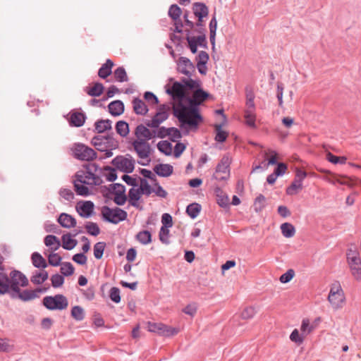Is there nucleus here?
Instances as JSON below:
<instances>
[{"mask_svg":"<svg viewBox=\"0 0 361 361\" xmlns=\"http://www.w3.org/2000/svg\"><path fill=\"white\" fill-rule=\"evenodd\" d=\"M201 211V206L197 203L190 204L186 208L188 215L192 219H195Z\"/></svg>","mask_w":361,"mask_h":361,"instance_id":"obj_38","label":"nucleus"},{"mask_svg":"<svg viewBox=\"0 0 361 361\" xmlns=\"http://www.w3.org/2000/svg\"><path fill=\"white\" fill-rule=\"evenodd\" d=\"M51 281L52 286L54 288H58L63 285L64 279L61 275L54 274L51 276Z\"/></svg>","mask_w":361,"mask_h":361,"instance_id":"obj_61","label":"nucleus"},{"mask_svg":"<svg viewBox=\"0 0 361 361\" xmlns=\"http://www.w3.org/2000/svg\"><path fill=\"white\" fill-rule=\"evenodd\" d=\"M328 300L334 308H338L341 307V303L345 300L343 290L338 281L333 284L330 289L328 296Z\"/></svg>","mask_w":361,"mask_h":361,"instance_id":"obj_9","label":"nucleus"},{"mask_svg":"<svg viewBox=\"0 0 361 361\" xmlns=\"http://www.w3.org/2000/svg\"><path fill=\"white\" fill-rule=\"evenodd\" d=\"M111 121L109 119H101L95 122V130L98 133H102L106 130H111Z\"/></svg>","mask_w":361,"mask_h":361,"instance_id":"obj_29","label":"nucleus"},{"mask_svg":"<svg viewBox=\"0 0 361 361\" xmlns=\"http://www.w3.org/2000/svg\"><path fill=\"white\" fill-rule=\"evenodd\" d=\"M313 330V326L310 325V321L307 319L302 320L300 331L304 335H307Z\"/></svg>","mask_w":361,"mask_h":361,"instance_id":"obj_62","label":"nucleus"},{"mask_svg":"<svg viewBox=\"0 0 361 361\" xmlns=\"http://www.w3.org/2000/svg\"><path fill=\"white\" fill-rule=\"evenodd\" d=\"M138 188L139 190H140L142 194H145L147 196L149 195L153 192L151 186L149 185L148 182L145 178L140 180V188Z\"/></svg>","mask_w":361,"mask_h":361,"instance_id":"obj_49","label":"nucleus"},{"mask_svg":"<svg viewBox=\"0 0 361 361\" xmlns=\"http://www.w3.org/2000/svg\"><path fill=\"white\" fill-rule=\"evenodd\" d=\"M195 67L190 60L186 57H180L178 61V71L187 75L190 76L192 71Z\"/></svg>","mask_w":361,"mask_h":361,"instance_id":"obj_18","label":"nucleus"},{"mask_svg":"<svg viewBox=\"0 0 361 361\" xmlns=\"http://www.w3.org/2000/svg\"><path fill=\"white\" fill-rule=\"evenodd\" d=\"M85 119L86 116L85 114L82 112L74 111L70 113L68 121L71 126L80 127L83 126Z\"/></svg>","mask_w":361,"mask_h":361,"instance_id":"obj_21","label":"nucleus"},{"mask_svg":"<svg viewBox=\"0 0 361 361\" xmlns=\"http://www.w3.org/2000/svg\"><path fill=\"white\" fill-rule=\"evenodd\" d=\"M108 108L109 113L113 116H120L124 111V104L120 100L111 102Z\"/></svg>","mask_w":361,"mask_h":361,"instance_id":"obj_25","label":"nucleus"},{"mask_svg":"<svg viewBox=\"0 0 361 361\" xmlns=\"http://www.w3.org/2000/svg\"><path fill=\"white\" fill-rule=\"evenodd\" d=\"M196 60L197 63L206 65L209 60V54L204 51H201L197 56Z\"/></svg>","mask_w":361,"mask_h":361,"instance_id":"obj_64","label":"nucleus"},{"mask_svg":"<svg viewBox=\"0 0 361 361\" xmlns=\"http://www.w3.org/2000/svg\"><path fill=\"white\" fill-rule=\"evenodd\" d=\"M276 166V167L274 170V175L278 176L279 177L283 176L287 171V165L283 162H280Z\"/></svg>","mask_w":361,"mask_h":361,"instance_id":"obj_60","label":"nucleus"},{"mask_svg":"<svg viewBox=\"0 0 361 361\" xmlns=\"http://www.w3.org/2000/svg\"><path fill=\"white\" fill-rule=\"evenodd\" d=\"M154 137L164 138L168 137L169 128L161 127L157 130H153Z\"/></svg>","mask_w":361,"mask_h":361,"instance_id":"obj_55","label":"nucleus"},{"mask_svg":"<svg viewBox=\"0 0 361 361\" xmlns=\"http://www.w3.org/2000/svg\"><path fill=\"white\" fill-rule=\"evenodd\" d=\"M114 76L118 82H126L128 80L126 72L123 67H118L114 71Z\"/></svg>","mask_w":361,"mask_h":361,"instance_id":"obj_48","label":"nucleus"},{"mask_svg":"<svg viewBox=\"0 0 361 361\" xmlns=\"http://www.w3.org/2000/svg\"><path fill=\"white\" fill-rule=\"evenodd\" d=\"M111 164L116 169L126 173H132L135 169V160L130 154L116 156Z\"/></svg>","mask_w":361,"mask_h":361,"instance_id":"obj_6","label":"nucleus"},{"mask_svg":"<svg viewBox=\"0 0 361 361\" xmlns=\"http://www.w3.org/2000/svg\"><path fill=\"white\" fill-rule=\"evenodd\" d=\"M104 90V86L102 83L96 82L93 87H90L87 93L92 97L100 96Z\"/></svg>","mask_w":361,"mask_h":361,"instance_id":"obj_41","label":"nucleus"},{"mask_svg":"<svg viewBox=\"0 0 361 361\" xmlns=\"http://www.w3.org/2000/svg\"><path fill=\"white\" fill-rule=\"evenodd\" d=\"M49 277L48 272L45 270L35 271L33 272L32 276L30 278V281L32 283L39 285L47 280Z\"/></svg>","mask_w":361,"mask_h":361,"instance_id":"obj_27","label":"nucleus"},{"mask_svg":"<svg viewBox=\"0 0 361 361\" xmlns=\"http://www.w3.org/2000/svg\"><path fill=\"white\" fill-rule=\"evenodd\" d=\"M326 159L334 164H344L346 162L347 158L344 156H336L329 152L326 153Z\"/></svg>","mask_w":361,"mask_h":361,"instance_id":"obj_40","label":"nucleus"},{"mask_svg":"<svg viewBox=\"0 0 361 361\" xmlns=\"http://www.w3.org/2000/svg\"><path fill=\"white\" fill-rule=\"evenodd\" d=\"M58 222L63 228H70L76 225V220L71 215L66 213L60 214L58 219Z\"/></svg>","mask_w":361,"mask_h":361,"instance_id":"obj_22","label":"nucleus"},{"mask_svg":"<svg viewBox=\"0 0 361 361\" xmlns=\"http://www.w3.org/2000/svg\"><path fill=\"white\" fill-rule=\"evenodd\" d=\"M173 168L167 164H159L154 168V171L159 176L168 177L173 173Z\"/></svg>","mask_w":361,"mask_h":361,"instance_id":"obj_23","label":"nucleus"},{"mask_svg":"<svg viewBox=\"0 0 361 361\" xmlns=\"http://www.w3.org/2000/svg\"><path fill=\"white\" fill-rule=\"evenodd\" d=\"M114 63L111 60L107 59L106 63H104L98 71V75L100 78L104 79L111 73V68Z\"/></svg>","mask_w":361,"mask_h":361,"instance_id":"obj_30","label":"nucleus"},{"mask_svg":"<svg viewBox=\"0 0 361 361\" xmlns=\"http://www.w3.org/2000/svg\"><path fill=\"white\" fill-rule=\"evenodd\" d=\"M72 150L74 157L79 160L89 161L97 157V153L93 149L82 143L75 144Z\"/></svg>","mask_w":361,"mask_h":361,"instance_id":"obj_7","label":"nucleus"},{"mask_svg":"<svg viewBox=\"0 0 361 361\" xmlns=\"http://www.w3.org/2000/svg\"><path fill=\"white\" fill-rule=\"evenodd\" d=\"M266 206V197L259 194L254 200L253 207L256 212H261Z\"/></svg>","mask_w":361,"mask_h":361,"instance_id":"obj_39","label":"nucleus"},{"mask_svg":"<svg viewBox=\"0 0 361 361\" xmlns=\"http://www.w3.org/2000/svg\"><path fill=\"white\" fill-rule=\"evenodd\" d=\"M62 247L63 249L71 250L73 249L78 242L75 239L71 238L70 234H65L61 237Z\"/></svg>","mask_w":361,"mask_h":361,"instance_id":"obj_31","label":"nucleus"},{"mask_svg":"<svg viewBox=\"0 0 361 361\" xmlns=\"http://www.w3.org/2000/svg\"><path fill=\"white\" fill-rule=\"evenodd\" d=\"M168 137L173 141L176 142L181 137V133L180 130L176 128H169Z\"/></svg>","mask_w":361,"mask_h":361,"instance_id":"obj_63","label":"nucleus"},{"mask_svg":"<svg viewBox=\"0 0 361 361\" xmlns=\"http://www.w3.org/2000/svg\"><path fill=\"white\" fill-rule=\"evenodd\" d=\"M135 238L142 245H147L152 242V235L148 231H140Z\"/></svg>","mask_w":361,"mask_h":361,"instance_id":"obj_37","label":"nucleus"},{"mask_svg":"<svg viewBox=\"0 0 361 361\" xmlns=\"http://www.w3.org/2000/svg\"><path fill=\"white\" fill-rule=\"evenodd\" d=\"M61 259V257L57 253L52 252L48 256V261L49 264L54 267L59 266Z\"/></svg>","mask_w":361,"mask_h":361,"instance_id":"obj_58","label":"nucleus"},{"mask_svg":"<svg viewBox=\"0 0 361 361\" xmlns=\"http://www.w3.org/2000/svg\"><path fill=\"white\" fill-rule=\"evenodd\" d=\"M13 346L9 343V340L0 338V352H10L13 350Z\"/></svg>","mask_w":361,"mask_h":361,"instance_id":"obj_57","label":"nucleus"},{"mask_svg":"<svg viewBox=\"0 0 361 361\" xmlns=\"http://www.w3.org/2000/svg\"><path fill=\"white\" fill-rule=\"evenodd\" d=\"M254 98V94L250 91V128L255 129L257 118L255 114L252 111V109H255Z\"/></svg>","mask_w":361,"mask_h":361,"instance_id":"obj_33","label":"nucleus"},{"mask_svg":"<svg viewBox=\"0 0 361 361\" xmlns=\"http://www.w3.org/2000/svg\"><path fill=\"white\" fill-rule=\"evenodd\" d=\"M157 148L158 149L165 154L166 155H170L172 152V145L168 141H160L157 144Z\"/></svg>","mask_w":361,"mask_h":361,"instance_id":"obj_44","label":"nucleus"},{"mask_svg":"<svg viewBox=\"0 0 361 361\" xmlns=\"http://www.w3.org/2000/svg\"><path fill=\"white\" fill-rule=\"evenodd\" d=\"M116 130L121 137H125L129 133V126L123 121H119L116 124Z\"/></svg>","mask_w":361,"mask_h":361,"instance_id":"obj_35","label":"nucleus"},{"mask_svg":"<svg viewBox=\"0 0 361 361\" xmlns=\"http://www.w3.org/2000/svg\"><path fill=\"white\" fill-rule=\"evenodd\" d=\"M10 280L7 274L0 270V294H10Z\"/></svg>","mask_w":361,"mask_h":361,"instance_id":"obj_28","label":"nucleus"},{"mask_svg":"<svg viewBox=\"0 0 361 361\" xmlns=\"http://www.w3.org/2000/svg\"><path fill=\"white\" fill-rule=\"evenodd\" d=\"M224 125V123L214 125L216 131L215 140L219 142H224L228 137V133L222 130V127Z\"/></svg>","mask_w":361,"mask_h":361,"instance_id":"obj_34","label":"nucleus"},{"mask_svg":"<svg viewBox=\"0 0 361 361\" xmlns=\"http://www.w3.org/2000/svg\"><path fill=\"white\" fill-rule=\"evenodd\" d=\"M10 290L16 291L20 286L25 287L28 285L26 276L19 271H13L10 274Z\"/></svg>","mask_w":361,"mask_h":361,"instance_id":"obj_14","label":"nucleus"},{"mask_svg":"<svg viewBox=\"0 0 361 361\" xmlns=\"http://www.w3.org/2000/svg\"><path fill=\"white\" fill-rule=\"evenodd\" d=\"M166 87V93L171 95L172 99L176 102L173 105V111L174 116L177 118L178 114L176 113L177 106L180 104L183 106H185L186 99H188V96L185 95V87L183 84L178 82H173L171 87L167 85Z\"/></svg>","mask_w":361,"mask_h":361,"instance_id":"obj_3","label":"nucleus"},{"mask_svg":"<svg viewBox=\"0 0 361 361\" xmlns=\"http://www.w3.org/2000/svg\"><path fill=\"white\" fill-rule=\"evenodd\" d=\"M132 145L137 157L142 159H147L149 161V156L151 154V147L149 142L142 140H135L132 142Z\"/></svg>","mask_w":361,"mask_h":361,"instance_id":"obj_13","label":"nucleus"},{"mask_svg":"<svg viewBox=\"0 0 361 361\" xmlns=\"http://www.w3.org/2000/svg\"><path fill=\"white\" fill-rule=\"evenodd\" d=\"M94 203L91 201H81L76 205V210L80 216L84 218L90 217L94 211Z\"/></svg>","mask_w":361,"mask_h":361,"instance_id":"obj_16","label":"nucleus"},{"mask_svg":"<svg viewBox=\"0 0 361 361\" xmlns=\"http://www.w3.org/2000/svg\"><path fill=\"white\" fill-rule=\"evenodd\" d=\"M208 97V94L202 89L194 92L192 97H188L185 106L180 104L176 113L180 123V128L186 134L190 131H196L203 118L199 112V106Z\"/></svg>","mask_w":361,"mask_h":361,"instance_id":"obj_1","label":"nucleus"},{"mask_svg":"<svg viewBox=\"0 0 361 361\" xmlns=\"http://www.w3.org/2000/svg\"><path fill=\"white\" fill-rule=\"evenodd\" d=\"M44 243L52 252L56 251L61 246L59 238L53 235H48L44 238Z\"/></svg>","mask_w":361,"mask_h":361,"instance_id":"obj_26","label":"nucleus"},{"mask_svg":"<svg viewBox=\"0 0 361 361\" xmlns=\"http://www.w3.org/2000/svg\"><path fill=\"white\" fill-rule=\"evenodd\" d=\"M280 228L282 235L287 238L293 237L295 233V228L290 223H283L281 225Z\"/></svg>","mask_w":361,"mask_h":361,"instance_id":"obj_32","label":"nucleus"},{"mask_svg":"<svg viewBox=\"0 0 361 361\" xmlns=\"http://www.w3.org/2000/svg\"><path fill=\"white\" fill-rule=\"evenodd\" d=\"M59 195L67 201H72L74 199V193L71 189L62 188L59 191Z\"/></svg>","mask_w":361,"mask_h":361,"instance_id":"obj_56","label":"nucleus"},{"mask_svg":"<svg viewBox=\"0 0 361 361\" xmlns=\"http://www.w3.org/2000/svg\"><path fill=\"white\" fill-rule=\"evenodd\" d=\"M91 143L99 151H105L108 148L116 149L119 146L118 141L114 137L111 133L106 136L99 135L93 137Z\"/></svg>","mask_w":361,"mask_h":361,"instance_id":"obj_4","label":"nucleus"},{"mask_svg":"<svg viewBox=\"0 0 361 361\" xmlns=\"http://www.w3.org/2000/svg\"><path fill=\"white\" fill-rule=\"evenodd\" d=\"M148 328L149 331L166 337L174 336L179 332L178 329L161 323H149Z\"/></svg>","mask_w":361,"mask_h":361,"instance_id":"obj_12","label":"nucleus"},{"mask_svg":"<svg viewBox=\"0 0 361 361\" xmlns=\"http://www.w3.org/2000/svg\"><path fill=\"white\" fill-rule=\"evenodd\" d=\"M302 183H298V181L294 178L291 184L286 188V194L288 195H293L295 194L293 192L294 190L298 189L301 190L302 189Z\"/></svg>","mask_w":361,"mask_h":361,"instance_id":"obj_51","label":"nucleus"},{"mask_svg":"<svg viewBox=\"0 0 361 361\" xmlns=\"http://www.w3.org/2000/svg\"><path fill=\"white\" fill-rule=\"evenodd\" d=\"M71 316L77 321H82L85 318V312L82 307L76 305L71 310Z\"/></svg>","mask_w":361,"mask_h":361,"instance_id":"obj_43","label":"nucleus"},{"mask_svg":"<svg viewBox=\"0 0 361 361\" xmlns=\"http://www.w3.org/2000/svg\"><path fill=\"white\" fill-rule=\"evenodd\" d=\"M154 131L149 130L146 126L142 124L138 125L135 130V135L136 140H142L148 141L154 138Z\"/></svg>","mask_w":361,"mask_h":361,"instance_id":"obj_19","label":"nucleus"},{"mask_svg":"<svg viewBox=\"0 0 361 361\" xmlns=\"http://www.w3.org/2000/svg\"><path fill=\"white\" fill-rule=\"evenodd\" d=\"M169 106L166 105H161L158 109L157 114L154 116L152 119L147 124L149 127L157 128L159 126L166 121L168 117Z\"/></svg>","mask_w":361,"mask_h":361,"instance_id":"obj_15","label":"nucleus"},{"mask_svg":"<svg viewBox=\"0 0 361 361\" xmlns=\"http://www.w3.org/2000/svg\"><path fill=\"white\" fill-rule=\"evenodd\" d=\"M348 263L351 274L357 281L361 280V259L359 257H348Z\"/></svg>","mask_w":361,"mask_h":361,"instance_id":"obj_17","label":"nucleus"},{"mask_svg":"<svg viewBox=\"0 0 361 361\" xmlns=\"http://www.w3.org/2000/svg\"><path fill=\"white\" fill-rule=\"evenodd\" d=\"M192 11L199 21H202V18L207 17L209 13L208 7L202 2L194 3L192 5Z\"/></svg>","mask_w":361,"mask_h":361,"instance_id":"obj_20","label":"nucleus"},{"mask_svg":"<svg viewBox=\"0 0 361 361\" xmlns=\"http://www.w3.org/2000/svg\"><path fill=\"white\" fill-rule=\"evenodd\" d=\"M217 202L220 207L224 208H227L230 204L228 195L223 194L222 192L217 195Z\"/></svg>","mask_w":361,"mask_h":361,"instance_id":"obj_53","label":"nucleus"},{"mask_svg":"<svg viewBox=\"0 0 361 361\" xmlns=\"http://www.w3.org/2000/svg\"><path fill=\"white\" fill-rule=\"evenodd\" d=\"M231 161L228 156H224L216 168L213 175L214 178L218 180H227L230 176Z\"/></svg>","mask_w":361,"mask_h":361,"instance_id":"obj_11","label":"nucleus"},{"mask_svg":"<svg viewBox=\"0 0 361 361\" xmlns=\"http://www.w3.org/2000/svg\"><path fill=\"white\" fill-rule=\"evenodd\" d=\"M99 167L95 164H88L84 170L78 171L73 181L76 193L80 196H88L91 192L87 185L94 186L102 183V180L97 173Z\"/></svg>","mask_w":361,"mask_h":361,"instance_id":"obj_2","label":"nucleus"},{"mask_svg":"<svg viewBox=\"0 0 361 361\" xmlns=\"http://www.w3.org/2000/svg\"><path fill=\"white\" fill-rule=\"evenodd\" d=\"M43 305L49 310H64L68 307V302L65 296L61 294L55 296H46L43 299Z\"/></svg>","mask_w":361,"mask_h":361,"instance_id":"obj_8","label":"nucleus"},{"mask_svg":"<svg viewBox=\"0 0 361 361\" xmlns=\"http://www.w3.org/2000/svg\"><path fill=\"white\" fill-rule=\"evenodd\" d=\"M109 297L113 302L116 303L120 302L121 296L119 288L116 287L111 288L109 291Z\"/></svg>","mask_w":361,"mask_h":361,"instance_id":"obj_54","label":"nucleus"},{"mask_svg":"<svg viewBox=\"0 0 361 361\" xmlns=\"http://www.w3.org/2000/svg\"><path fill=\"white\" fill-rule=\"evenodd\" d=\"M182 13L180 8L176 4H173L170 6L169 10V16L174 20L176 21L180 19Z\"/></svg>","mask_w":361,"mask_h":361,"instance_id":"obj_42","label":"nucleus"},{"mask_svg":"<svg viewBox=\"0 0 361 361\" xmlns=\"http://www.w3.org/2000/svg\"><path fill=\"white\" fill-rule=\"evenodd\" d=\"M141 195L139 188H130L128 192L129 201H138Z\"/></svg>","mask_w":361,"mask_h":361,"instance_id":"obj_59","label":"nucleus"},{"mask_svg":"<svg viewBox=\"0 0 361 361\" xmlns=\"http://www.w3.org/2000/svg\"><path fill=\"white\" fill-rule=\"evenodd\" d=\"M133 107L135 113L138 115L144 116L149 111L146 104L139 98H135L133 100Z\"/></svg>","mask_w":361,"mask_h":361,"instance_id":"obj_24","label":"nucleus"},{"mask_svg":"<svg viewBox=\"0 0 361 361\" xmlns=\"http://www.w3.org/2000/svg\"><path fill=\"white\" fill-rule=\"evenodd\" d=\"M105 247L104 242H98L94 245V256L96 259H99L102 257Z\"/></svg>","mask_w":361,"mask_h":361,"instance_id":"obj_46","label":"nucleus"},{"mask_svg":"<svg viewBox=\"0 0 361 361\" xmlns=\"http://www.w3.org/2000/svg\"><path fill=\"white\" fill-rule=\"evenodd\" d=\"M102 219L108 222L117 224L127 218V212L119 207L111 209L104 206L101 211Z\"/></svg>","mask_w":361,"mask_h":361,"instance_id":"obj_5","label":"nucleus"},{"mask_svg":"<svg viewBox=\"0 0 361 361\" xmlns=\"http://www.w3.org/2000/svg\"><path fill=\"white\" fill-rule=\"evenodd\" d=\"M61 272L63 276H71L74 272V267L70 262L63 263L61 267Z\"/></svg>","mask_w":361,"mask_h":361,"instance_id":"obj_52","label":"nucleus"},{"mask_svg":"<svg viewBox=\"0 0 361 361\" xmlns=\"http://www.w3.org/2000/svg\"><path fill=\"white\" fill-rule=\"evenodd\" d=\"M294 276H295L294 270L292 269H290L287 270L284 274H283L280 276L279 281L282 283H286L290 282L293 279Z\"/></svg>","mask_w":361,"mask_h":361,"instance_id":"obj_50","label":"nucleus"},{"mask_svg":"<svg viewBox=\"0 0 361 361\" xmlns=\"http://www.w3.org/2000/svg\"><path fill=\"white\" fill-rule=\"evenodd\" d=\"M85 228L87 232L93 236H97L100 233V229L96 223L88 221L85 224Z\"/></svg>","mask_w":361,"mask_h":361,"instance_id":"obj_45","label":"nucleus"},{"mask_svg":"<svg viewBox=\"0 0 361 361\" xmlns=\"http://www.w3.org/2000/svg\"><path fill=\"white\" fill-rule=\"evenodd\" d=\"M32 264L37 268H46L47 267L46 260L38 252H34L32 255Z\"/></svg>","mask_w":361,"mask_h":361,"instance_id":"obj_36","label":"nucleus"},{"mask_svg":"<svg viewBox=\"0 0 361 361\" xmlns=\"http://www.w3.org/2000/svg\"><path fill=\"white\" fill-rule=\"evenodd\" d=\"M290 339L299 345L304 341V334L302 333L300 334L299 331L295 329L290 335Z\"/></svg>","mask_w":361,"mask_h":361,"instance_id":"obj_47","label":"nucleus"},{"mask_svg":"<svg viewBox=\"0 0 361 361\" xmlns=\"http://www.w3.org/2000/svg\"><path fill=\"white\" fill-rule=\"evenodd\" d=\"M47 290V288H38L34 290H24L23 291L19 288L16 291H10V295L13 299H19L22 301L27 302L38 298V293H45Z\"/></svg>","mask_w":361,"mask_h":361,"instance_id":"obj_10","label":"nucleus"}]
</instances>
